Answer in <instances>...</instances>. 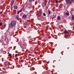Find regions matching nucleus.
Returning a JSON list of instances; mask_svg holds the SVG:
<instances>
[{"instance_id": "412c9836", "label": "nucleus", "mask_w": 74, "mask_h": 74, "mask_svg": "<svg viewBox=\"0 0 74 74\" xmlns=\"http://www.w3.org/2000/svg\"><path fill=\"white\" fill-rule=\"evenodd\" d=\"M20 12L18 11V12H17V14H19V13H20Z\"/></svg>"}, {"instance_id": "7ed1b4c3", "label": "nucleus", "mask_w": 74, "mask_h": 74, "mask_svg": "<svg viewBox=\"0 0 74 74\" xmlns=\"http://www.w3.org/2000/svg\"><path fill=\"white\" fill-rule=\"evenodd\" d=\"M42 7H45V5H47V4L46 3L43 2L42 3Z\"/></svg>"}, {"instance_id": "9b49d317", "label": "nucleus", "mask_w": 74, "mask_h": 74, "mask_svg": "<svg viewBox=\"0 0 74 74\" xmlns=\"http://www.w3.org/2000/svg\"><path fill=\"white\" fill-rule=\"evenodd\" d=\"M66 15L67 16H69V15H70V14L67 12H66L65 13Z\"/></svg>"}, {"instance_id": "5701e85b", "label": "nucleus", "mask_w": 74, "mask_h": 74, "mask_svg": "<svg viewBox=\"0 0 74 74\" xmlns=\"http://www.w3.org/2000/svg\"><path fill=\"white\" fill-rule=\"evenodd\" d=\"M9 56H11V54H10L9 55H8Z\"/></svg>"}, {"instance_id": "2f4dec72", "label": "nucleus", "mask_w": 74, "mask_h": 74, "mask_svg": "<svg viewBox=\"0 0 74 74\" xmlns=\"http://www.w3.org/2000/svg\"><path fill=\"white\" fill-rule=\"evenodd\" d=\"M31 74H33V73H31Z\"/></svg>"}, {"instance_id": "cd10ccee", "label": "nucleus", "mask_w": 74, "mask_h": 74, "mask_svg": "<svg viewBox=\"0 0 74 74\" xmlns=\"http://www.w3.org/2000/svg\"><path fill=\"white\" fill-rule=\"evenodd\" d=\"M31 54H29V56H31Z\"/></svg>"}, {"instance_id": "f257e3e1", "label": "nucleus", "mask_w": 74, "mask_h": 74, "mask_svg": "<svg viewBox=\"0 0 74 74\" xmlns=\"http://www.w3.org/2000/svg\"><path fill=\"white\" fill-rule=\"evenodd\" d=\"M15 25H16V22H15L14 20H13L9 24V27H13L14 26H15Z\"/></svg>"}, {"instance_id": "6ab92c4d", "label": "nucleus", "mask_w": 74, "mask_h": 74, "mask_svg": "<svg viewBox=\"0 0 74 74\" xmlns=\"http://www.w3.org/2000/svg\"><path fill=\"white\" fill-rule=\"evenodd\" d=\"M6 25H7V24H6V23H4V26L5 27L6 26Z\"/></svg>"}, {"instance_id": "f8f14e48", "label": "nucleus", "mask_w": 74, "mask_h": 74, "mask_svg": "<svg viewBox=\"0 0 74 74\" xmlns=\"http://www.w3.org/2000/svg\"><path fill=\"white\" fill-rule=\"evenodd\" d=\"M72 15V16L71 17L72 19V20H73V21H74V15Z\"/></svg>"}, {"instance_id": "39448f33", "label": "nucleus", "mask_w": 74, "mask_h": 74, "mask_svg": "<svg viewBox=\"0 0 74 74\" xmlns=\"http://www.w3.org/2000/svg\"><path fill=\"white\" fill-rule=\"evenodd\" d=\"M57 21H60L61 18H60V16H58L57 18Z\"/></svg>"}, {"instance_id": "a878e982", "label": "nucleus", "mask_w": 74, "mask_h": 74, "mask_svg": "<svg viewBox=\"0 0 74 74\" xmlns=\"http://www.w3.org/2000/svg\"><path fill=\"white\" fill-rule=\"evenodd\" d=\"M17 54H15V57H16V56H17Z\"/></svg>"}, {"instance_id": "423d86ee", "label": "nucleus", "mask_w": 74, "mask_h": 74, "mask_svg": "<svg viewBox=\"0 0 74 74\" xmlns=\"http://www.w3.org/2000/svg\"><path fill=\"white\" fill-rule=\"evenodd\" d=\"M23 19H25L26 18H27V16L26 14H24L23 16Z\"/></svg>"}, {"instance_id": "f03ea898", "label": "nucleus", "mask_w": 74, "mask_h": 74, "mask_svg": "<svg viewBox=\"0 0 74 74\" xmlns=\"http://www.w3.org/2000/svg\"><path fill=\"white\" fill-rule=\"evenodd\" d=\"M64 32L65 33L67 34V35H66L67 36H70V35H69V31L65 30L64 31Z\"/></svg>"}, {"instance_id": "f3484780", "label": "nucleus", "mask_w": 74, "mask_h": 74, "mask_svg": "<svg viewBox=\"0 0 74 74\" xmlns=\"http://www.w3.org/2000/svg\"><path fill=\"white\" fill-rule=\"evenodd\" d=\"M19 12H22V9H21V10H19Z\"/></svg>"}, {"instance_id": "0eeeda50", "label": "nucleus", "mask_w": 74, "mask_h": 74, "mask_svg": "<svg viewBox=\"0 0 74 74\" xmlns=\"http://www.w3.org/2000/svg\"><path fill=\"white\" fill-rule=\"evenodd\" d=\"M14 3V1H12L11 2V6H12V5H13Z\"/></svg>"}, {"instance_id": "bb28decb", "label": "nucleus", "mask_w": 74, "mask_h": 74, "mask_svg": "<svg viewBox=\"0 0 74 74\" xmlns=\"http://www.w3.org/2000/svg\"><path fill=\"white\" fill-rule=\"evenodd\" d=\"M21 62H22V63L23 62V60H21Z\"/></svg>"}, {"instance_id": "dca6fc26", "label": "nucleus", "mask_w": 74, "mask_h": 74, "mask_svg": "<svg viewBox=\"0 0 74 74\" xmlns=\"http://www.w3.org/2000/svg\"><path fill=\"white\" fill-rule=\"evenodd\" d=\"M43 16H46V14H45V13H43Z\"/></svg>"}, {"instance_id": "ddd939ff", "label": "nucleus", "mask_w": 74, "mask_h": 74, "mask_svg": "<svg viewBox=\"0 0 74 74\" xmlns=\"http://www.w3.org/2000/svg\"><path fill=\"white\" fill-rule=\"evenodd\" d=\"M16 19H17L18 21H19V17H18V16H16Z\"/></svg>"}, {"instance_id": "4be33fe9", "label": "nucleus", "mask_w": 74, "mask_h": 74, "mask_svg": "<svg viewBox=\"0 0 74 74\" xmlns=\"http://www.w3.org/2000/svg\"><path fill=\"white\" fill-rule=\"evenodd\" d=\"M32 0H29V2H32Z\"/></svg>"}, {"instance_id": "20e7f679", "label": "nucleus", "mask_w": 74, "mask_h": 74, "mask_svg": "<svg viewBox=\"0 0 74 74\" xmlns=\"http://www.w3.org/2000/svg\"><path fill=\"white\" fill-rule=\"evenodd\" d=\"M48 14L49 15H51V11L49 9V10H48Z\"/></svg>"}, {"instance_id": "9d476101", "label": "nucleus", "mask_w": 74, "mask_h": 74, "mask_svg": "<svg viewBox=\"0 0 74 74\" xmlns=\"http://www.w3.org/2000/svg\"><path fill=\"white\" fill-rule=\"evenodd\" d=\"M70 0H67L66 1V2L67 4H69V2L70 1Z\"/></svg>"}, {"instance_id": "c756f323", "label": "nucleus", "mask_w": 74, "mask_h": 74, "mask_svg": "<svg viewBox=\"0 0 74 74\" xmlns=\"http://www.w3.org/2000/svg\"><path fill=\"white\" fill-rule=\"evenodd\" d=\"M48 63H49V62H47V64H48Z\"/></svg>"}, {"instance_id": "393cba45", "label": "nucleus", "mask_w": 74, "mask_h": 74, "mask_svg": "<svg viewBox=\"0 0 74 74\" xmlns=\"http://www.w3.org/2000/svg\"><path fill=\"white\" fill-rule=\"evenodd\" d=\"M12 8H13L12 7V6H11V10H12Z\"/></svg>"}, {"instance_id": "7c9ffc66", "label": "nucleus", "mask_w": 74, "mask_h": 74, "mask_svg": "<svg viewBox=\"0 0 74 74\" xmlns=\"http://www.w3.org/2000/svg\"><path fill=\"white\" fill-rule=\"evenodd\" d=\"M27 7H28V5H27Z\"/></svg>"}, {"instance_id": "1a4fd4ad", "label": "nucleus", "mask_w": 74, "mask_h": 74, "mask_svg": "<svg viewBox=\"0 0 74 74\" xmlns=\"http://www.w3.org/2000/svg\"><path fill=\"white\" fill-rule=\"evenodd\" d=\"M14 9H18V6H14Z\"/></svg>"}, {"instance_id": "b1692460", "label": "nucleus", "mask_w": 74, "mask_h": 74, "mask_svg": "<svg viewBox=\"0 0 74 74\" xmlns=\"http://www.w3.org/2000/svg\"><path fill=\"white\" fill-rule=\"evenodd\" d=\"M73 11H71L70 12H71V14H72V13H73V12H72Z\"/></svg>"}, {"instance_id": "c85d7f7f", "label": "nucleus", "mask_w": 74, "mask_h": 74, "mask_svg": "<svg viewBox=\"0 0 74 74\" xmlns=\"http://www.w3.org/2000/svg\"><path fill=\"white\" fill-rule=\"evenodd\" d=\"M33 1H35V0H32Z\"/></svg>"}, {"instance_id": "4468645a", "label": "nucleus", "mask_w": 74, "mask_h": 74, "mask_svg": "<svg viewBox=\"0 0 74 74\" xmlns=\"http://www.w3.org/2000/svg\"><path fill=\"white\" fill-rule=\"evenodd\" d=\"M56 3L57 4H58L59 3V1H58V0H56Z\"/></svg>"}, {"instance_id": "a211bd4d", "label": "nucleus", "mask_w": 74, "mask_h": 74, "mask_svg": "<svg viewBox=\"0 0 74 74\" xmlns=\"http://www.w3.org/2000/svg\"><path fill=\"white\" fill-rule=\"evenodd\" d=\"M56 16V15L55 14H53V16H54V17H55Z\"/></svg>"}, {"instance_id": "6e6552de", "label": "nucleus", "mask_w": 74, "mask_h": 74, "mask_svg": "<svg viewBox=\"0 0 74 74\" xmlns=\"http://www.w3.org/2000/svg\"><path fill=\"white\" fill-rule=\"evenodd\" d=\"M27 15L29 17H30V16H32V14H31V13H30V12H29V13H28V14H27Z\"/></svg>"}, {"instance_id": "2eb2a0df", "label": "nucleus", "mask_w": 74, "mask_h": 74, "mask_svg": "<svg viewBox=\"0 0 74 74\" xmlns=\"http://www.w3.org/2000/svg\"><path fill=\"white\" fill-rule=\"evenodd\" d=\"M23 10H25V6H23L22 7Z\"/></svg>"}, {"instance_id": "aec40b11", "label": "nucleus", "mask_w": 74, "mask_h": 74, "mask_svg": "<svg viewBox=\"0 0 74 74\" xmlns=\"http://www.w3.org/2000/svg\"><path fill=\"white\" fill-rule=\"evenodd\" d=\"M2 23H0V26H2Z\"/></svg>"}]
</instances>
